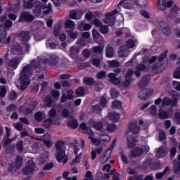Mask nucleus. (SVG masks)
Segmentation results:
<instances>
[{"label": "nucleus", "mask_w": 180, "mask_h": 180, "mask_svg": "<svg viewBox=\"0 0 180 180\" xmlns=\"http://www.w3.org/2000/svg\"><path fill=\"white\" fill-rule=\"evenodd\" d=\"M108 103V101H106V98L104 97L101 98L100 100V105L98 104L93 107L94 112H96V113H99L102 110L103 108H106V105Z\"/></svg>", "instance_id": "0eeeda50"}, {"label": "nucleus", "mask_w": 180, "mask_h": 180, "mask_svg": "<svg viewBox=\"0 0 180 180\" xmlns=\"http://www.w3.org/2000/svg\"><path fill=\"white\" fill-rule=\"evenodd\" d=\"M174 172L176 175H179L180 173V162L176 161V160H174Z\"/></svg>", "instance_id": "7c9ffc66"}, {"label": "nucleus", "mask_w": 180, "mask_h": 180, "mask_svg": "<svg viewBox=\"0 0 180 180\" xmlns=\"http://www.w3.org/2000/svg\"><path fill=\"white\" fill-rule=\"evenodd\" d=\"M29 49H30V45L27 44H26L23 48L20 45H15L13 49V53L15 51L18 54H23L25 51H29Z\"/></svg>", "instance_id": "9d476101"}, {"label": "nucleus", "mask_w": 180, "mask_h": 180, "mask_svg": "<svg viewBox=\"0 0 180 180\" xmlns=\"http://www.w3.org/2000/svg\"><path fill=\"white\" fill-rule=\"evenodd\" d=\"M108 64L112 67L113 68H117V67H120V63L116 60H108Z\"/></svg>", "instance_id": "e433bc0d"}, {"label": "nucleus", "mask_w": 180, "mask_h": 180, "mask_svg": "<svg viewBox=\"0 0 180 180\" xmlns=\"http://www.w3.org/2000/svg\"><path fill=\"white\" fill-rule=\"evenodd\" d=\"M178 104V101L176 99L171 100V98L168 97H164V98L162 100V106H169V105H172V107L174 108Z\"/></svg>", "instance_id": "6e6552de"}, {"label": "nucleus", "mask_w": 180, "mask_h": 180, "mask_svg": "<svg viewBox=\"0 0 180 180\" xmlns=\"http://www.w3.org/2000/svg\"><path fill=\"white\" fill-rule=\"evenodd\" d=\"M87 134H89V139L93 144H95V146H99V144H101V141L94 137V131H92L91 129H87Z\"/></svg>", "instance_id": "f3484780"}, {"label": "nucleus", "mask_w": 180, "mask_h": 180, "mask_svg": "<svg viewBox=\"0 0 180 180\" xmlns=\"http://www.w3.org/2000/svg\"><path fill=\"white\" fill-rule=\"evenodd\" d=\"M128 131H127V134H129L131 133L132 134H138L140 131V127L134 122L131 123L129 125Z\"/></svg>", "instance_id": "9b49d317"}, {"label": "nucleus", "mask_w": 180, "mask_h": 180, "mask_svg": "<svg viewBox=\"0 0 180 180\" xmlns=\"http://www.w3.org/2000/svg\"><path fill=\"white\" fill-rule=\"evenodd\" d=\"M77 15L78 12H77L75 10H72L70 12V18L73 20H79L81 18L78 17Z\"/></svg>", "instance_id": "72a5a7b5"}, {"label": "nucleus", "mask_w": 180, "mask_h": 180, "mask_svg": "<svg viewBox=\"0 0 180 180\" xmlns=\"http://www.w3.org/2000/svg\"><path fill=\"white\" fill-rule=\"evenodd\" d=\"M100 139L101 140V141H104V143H108L109 141H110V136L109 135H101L100 136Z\"/></svg>", "instance_id": "603ef678"}, {"label": "nucleus", "mask_w": 180, "mask_h": 180, "mask_svg": "<svg viewBox=\"0 0 180 180\" xmlns=\"http://www.w3.org/2000/svg\"><path fill=\"white\" fill-rule=\"evenodd\" d=\"M101 33H103V34H108L109 33V28L106 25H103L100 28Z\"/></svg>", "instance_id": "3c124183"}, {"label": "nucleus", "mask_w": 180, "mask_h": 180, "mask_svg": "<svg viewBox=\"0 0 180 180\" xmlns=\"http://www.w3.org/2000/svg\"><path fill=\"white\" fill-rule=\"evenodd\" d=\"M53 124H54V121L51 118H49L48 120H46L44 122V126L46 129H49V127H51V126H53Z\"/></svg>", "instance_id": "c9c22d12"}, {"label": "nucleus", "mask_w": 180, "mask_h": 180, "mask_svg": "<svg viewBox=\"0 0 180 180\" xmlns=\"http://www.w3.org/2000/svg\"><path fill=\"white\" fill-rule=\"evenodd\" d=\"M91 25L89 24H84V22H81L78 25L77 29L82 32V30H91Z\"/></svg>", "instance_id": "cd10ccee"}, {"label": "nucleus", "mask_w": 180, "mask_h": 180, "mask_svg": "<svg viewBox=\"0 0 180 180\" xmlns=\"http://www.w3.org/2000/svg\"><path fill=\"white\" fill-rule=\"evenodd\" d=\"M158 8L160 11H165L167 9V1L165 0H158Z\"/></svg>", "instance_id": "bb28decb"}, {"label": "nucleus", "mask_w": 180, "mask_h": 180, "mask_svg": "<svg viewBox=\"0 0 180 180\" xmlns=\"http://www.w3.org/2000/svg\"><path fill=\"white\" fill-rule=\"evenodd\" d=\"M112 109H120V108H122V103L118 101H115L112 103Z\"/></svg>", "instance_id": "37998d69"}, {"label": "nucleus", "mask_w": 180, "mask_h": 180, "mask_svg": "<svg viewBox=\"0 0 180 180\" xmlns=\"http://www.w3.org/2000/svg\"><path fill=\"white\" fill-rule=\"evenodd\" d=\"M65 27L66 29H70V30H74V29H75V23H74V21L69 20L66 21Z\"/></svg>", "instance_id": "2f4dec72"}, {"label": "nucleus", "mask_w": 180, "mask_h": 180, "mask_svg": "<svg viewBox=\"0 0 180 180\" xmlns=\"http://www.w3.org/2000/svg\"><path fill=\"white\" fill-rule=\"evenodd\" d=\"M68 126L72 127V129H77L78 127V121L75 120V118L70 117V120L68 122Z\"/></svg>", "instance_id": "a878e982"}, {"label": "nucleus", "mask_w": 180, "mask_h": 180, "mask_svg": "<svg viewBox=\"0 0 180 180\" xmlns=\"http://www.w3.org/2000/svg\"><path fill=\"white\" fill-rule=\"evenodd\" d=\"M34 117H35V120L37 122H41V119H43V117H44V113L40 112H37L35 114Z\"/></svg>", "instance_id": "79ce46f5"}, {"label": "nucleus", "mask_w": 180, "mask_h": 180, "mask_svg": "<svg viewBox=\"0 0 180 180\" xmlns=\"http://www.w3.org/2000/svg\"><path fill=\"white\" fill-rule=\"evenodd\" d=\"M79 52V51L78 50V48H77L75 46H72V48H70V49L69 51L70 56H75V55L78 54Z\"/></svg>", "instance_id": "a18cd8bd"}, {"label": "nucleus", "mask_w": 180, "mask_h": 180, "mask_svg": "<svg viewBox=\"0 0 180 180\" xmlns=\"http://www.w3.org/2000/svg\"><path fill=\"white\" fill-rule=\"evenodd\" d=\"M17 148L20 153H22L23 151V141H20L17 143Z\"/></svg>", "instance_id": "e2e57ef3"}, {"label": "nucleus", "mask_w": 180, "mask_h": 180, "mask_svg": "<svg viewBox=\"0 0 180 180\" xmlns=\"http://www.w3.org/2000/svg\"><path fill=\"white\" fill-rule=\"evenodd\" d=\"M46 47L48 49H51V50H54L56 47H57V45L54 42H51L50 40L47 41L46 42Z\"/></svg>", "instance_id": "ea45409f"}, {"label": "nucleus", "mask_w": 180, "mask_h": 180, "mask_svg": "<svg viewBox=\"0 0 180 180\" xmlns=\"http://www.w3.org/2000/svg\"><path fill=\"white\" fill-rule=\"evenodd\" d=\"M112 174H113V171H111L110 173L105 174V177H103V176H102L101 173H97L96 178L98 180H105V179H109V178H110V175H112Z\"/></svg>", "instance_id": "c756f323"}, {"label": "nucleus", "mask_w": 180, "mask_h": 180, "mask_svg": "<svg viewBox=\"0 0 180 180\" xmlns=\"http://www.w3.org/2000/svg\"><path fill=\"white\" fill-rule=\"evenodd\" d=\"M84 82H85L86 85H92L95 82V80L91 77H84Z\"/></svg>", "instance_id": "09e8293b"}, {"label": "nucleus", "mask_w": 180, "mask_h": 180, "mask_svg": "<svg viewBox=\"0 0 180 180\" xmlns=\"http://www.w3.org/2000/svg\"><path fill=\"white\" fill-rule=\"evenodd\" d=\"M143 148H135L131 153V155L132 157H140V155H141V154H143Z\"/></svg>", "instance_id": "b1692460"}, {"label": "nucleus", "mask_w": 180, "mask_h": 180, "mask_svg": "<svg viewBox=\"0 0 180 180\" xmlns=\"http://www.w3.org/2000/svg\"><path fill=\"white\" fill-rule=\"evenodd\" d=\"M148 84H150V77H148V76H145L139 82V88H146V86H147Z\"/></svg>", "instance_id": "aec40b11"}, {"label": "nucleus", "mask_w": 180, "mask_h": 180, "mask_svg": "<svg viewBox=\"0 0 180 180\" xmlns=\"http://www.w3.org/2000/svg\"><path fill=\"white\" fill-rule=\"evenodd\" d=\"M174 77L180 79V67H179L174 73Z\"/></svg>", "instance_id": "69168bd1"}, {"label": "nucleus", "mask_w": 180, "mask_h": 180, "mask_svg": "<svg viewBox=\"0 0 180 180\" xmlns=\"http://www.w3.org/2000/svg\"><path fill=\"white\" fill-rule=\"evenodd\" d=\"M53 167H54V163L53 162H49V163L46 164L44 166L43 169L44 171H50V169H53Z\"/></svg>", "instance_id": "de8ad7c7"}, {"label": "nucleus", "mask_w": 180, "mask_h": 180, "mask_svg": "<svg viewBox=\"0 0 180 180\" xmlns=\"http://www.w3.org/2000/svg\"><path fill=\"white\" fill-rule=\"evenodd\" d=\"M15 150V145H10L9 146L6 147V152L7 154H12Z\"/></svg>", "instance_id": "8fccbe9b"}, {"label": "nucleus", "mask_w": 180, "mask_h": 180, "mask_svg": "<svg viewBox=\"0 0 180 180\" xmlns=\"http://www.w3.org/2000/svg\"><path fill=\"white\" fill-rule=\"evenodd\" d=\"M58 63V56L54 54H49L46 56H39L37 59L31 60V65H27L23 67L21 72L20 83H17L16 86L20 91H25L30 84V75H32V67L39 68L41 64H49V65H57Z\"/></svg>", "instance_id": "f257e3e1"}, {"label": "nucleus", "mask_w": 180, "mask_h": 180, "mask_svg": "<svg viewBox=\"0 0 180 180\" xmlns=\"http://www.w3.org/2000/svg\"><path fill=\"white\" fill-rule=\"evenodd\" d=\"M167 54H168V50H165L160 56L158 57V61H164L167 58Z\"/></svg>", "instance_id": "49530a36"}, {"label": "nucleus", "mask_w": 180, "mask_h": 180, "mask_svg": "<svg viewBox=\"0 0 180 180\" xmlns=\"http://www.w3.org/2000/svg\"><path fill=\"white\" fill-rule=\"evenodd\" d=\"M20 63V60H19V58H15L11 59L8 62V65L11 68L16 69V68H18V65H19Z\"/></svg>", "instance_id": "412c9836"}, {"label": "nucleus", "mask_w": 180, "mask_h": 180, "mask_svg": "<svg viewBox=\"0 0 180 180\" xmlns=\"http://www.w3.org/2000/svg\"><path fill=\"white\" fill-rule=\"evenodd\" d=\"M33 171H34V162L29 161L27 165L22 169V172L26 175H29V174H32Z\"/></svg>", "instance_id": "ddd939ff"}, {"label": "nucleus", "mask_w": 180, "mask_h": 180, "mask_svg": "<svg viewBox=\"0 0 180 180\" xmlns=\"http://www.w3.org/2000/svg\"><path fill=\"white\" fill-rule=\"evenodd\" d=\"M168 150L165 147H160L158 150L156 152L157 158H164L167 155Z\"/></svg>", "instance_id": "a211bd4d"}, {"label": "nucleus", "mask_w": 180, "mask_h": 180, "mask_svg": "<svg viewBox=\"0 0 180 180\" xmlns=\"http://www.w3.org/2000/svg\"><path fill=\"white\" fill-rule=\"evenodd\" d=\"M172 84L174 86H175L176 91H179L180 92V82L176 81H173Z\"/></svg>", "instance_id": "338daca9"}, {"label": "nucleus", "mask_w": 180, "mask_h": 180, "mask_svg": "<svg viewBox=\"0 0 180 180\" xmlns=\"http://www.w3.org/2000/svg\"><path fill=\"white\" fill-rule=\"evenodd\" d=\"M127 140H128V147H129V148H133V147L136 146V143H137V140H136V139L131 136H129L127 137Z\"/></svg>", "instance_id": "393cba45"}, {"label": "nucleus", "mask_w": 180, "mask_h": 180, "mask_svg": "<svg viewBox=\"0 0 180 180\" xmlns=\"http://www.w3.org/2000/svg\"><path fill=\"white\" fill-rule=\"evenodd\" d=\"M109 117L113 122H117L120 117V115L117 112H111L109 114Z\"/></svg>", "instance_id": "f704fd0d"}, {"label": "nucleus", "mask_w": 180, "mask_h": 180, "mask_svg": "<svg viewBox=\"0 0 180 180\" xmlns=\"http://www.w3.org/2000/svg\"><path fill=\"white\" fill-rule=\"evenodd\" d=\"M56 148V158L58 162H61L65 157V142L63 141H58L55 144Z\"/></svg>", "instance_id": "7ed1b4c3"}, {"label": "nucleus", "mask_w": 180, "mask_h": 180, "mask_svg": "<svg viewBox=\"0 0 180 180\" xmlns=\"http://www.w3.org/2000/svg\"><path fill=\"white\" fill-rule=\"evenodd\" d=\"M120 69H116L115 70V73H110L108 74V78H110V82L112 84H114V85H119L120 84V78L117 77V74L121 72Z\"/></svg>", "instance_id": "423d86ee"}, {"label": "nucleus", "mask_w": 180, "mask_h": 180, "mask_svg": "<svg viewBox=\"0 0 180 180\" xmlns=\"http://www.w3.org/2000/svg\"><path fill=\"white\" fill-rule=\"evenodd\" d=\"M76 94L78 96H84V94H85V92L84 91L83 88L79 87L76 90Z\"/></svg>", "instance_id": "0e129e2a"}, {"label": "nucleus", "mask_w": 180, "mask_h": 180, "mask_svg": "<svg viewBox=\"0 0 180 180\" xmlns=\"http://www.w3.org/2000/svg\"><path fill=\"white\" fill-rule=\"evenodd\" d=\"M103 151V148L102 147L98 148L97 149L92 150L91 153V160L93 161L95 160V159L96 158V154H102Z\"/></svg>", "instance_id": "5701e85b"}, {"label": "nucleus", "mask_w": 180, "mask_h": 180, "mask_svg": "<svg viewBox=\"0 0 180 180\" xmlns=\"http://www.w3.org/2000/svg\"><path fill=\"white\" fill-rule=\"evenodd\" d=\"M81 158H82V153L76 155L75 159L72 162V165H77V164H79L81 162Z\"/></svg>", "instance_id": "a19ab883"}, {"label": "nucleus", "mask_w": 180, "mask_h": 180, "mask_svg": "<svg viewBox=\"0 0 180 180\" xmlns=\"http://www.w3.org/2000/svg\"><path fill=\"white\" fill-rule=\"evenodd\" d=\"M71 101V99H74V91L72 90H69L66 94H63L60 98L61 103H65L67 101Z\"/></svg>", "instance_id": "f8f14e48"}, {"label": "nucleus", "mask_w": 180, "mask_h": 180, "mask_svg": "<svg viewBox=\"0 0 180 180\" xmlns=\"http://www.w3.org/2000/svg\"><path fill=\"white\" fill-rule=\"evenodd\" d=\"M110 95L113 99H115V98L119 96V91L115 89H112L110 91Z\"/></svg>", "instance_id": "864d4df0"}, {"label": "nucleus", "mask_w": 180, "mask_h": 180, "mask_svg": "<svg viewBox=\"0 0 180 180\" xmlns=\"http://www.w3.org/2000/svg\"><path fill=\"white\" fill-rule=\"evenodd\" d=\"M89 124L91 127L96 129V130H102V129H103V122H102V121H94L91 120L89 122Z\"/></svg>", "instance_id": "4468645a"}, {"label": "nucleus", "mask_w": 180, "mask_h": 180, "mask_svg": "<svg viewBox=\"0 0 180 180\" xmlns=\"http://www.w3.org/2000/svg\"><path fill=\"white\" fill-rule=\"evenodd\" d=\"M174 118L177 124H180V113L179 112H176L174 114Z\"/></svg>", "instance_id": "774afa93"}, {"label": "nucleus", "mask_w": 180, "mask_h": 180, "mask_svg": "<svg viewBox=\"0 0 180 180\" xmlns=\"http://www.w3.org/2000/svg\"><path fill=\"white\" fill-rule=\"evenodd\" d=\"M126 45L128 49H134L137 46V41L129 39L127 41Z\"/></svg>", "instance_id": "473e14b6"}, {"label": "nucleus", "mask_w": 180, "mask_h": 180, "mask_svg": "<svg viewBox=\"0 0 180 180\" xmlns=\"http://www.w3.org/2000/svg\"><path fill=\"white\" fill-rule=\"evenodd\" d=\"M68 33H69V36L70 37H71V39H77V37H78V32H74V31H67Z\"/></svg>", "instance_id": "4d7b16f0"}, {"label": "nucleus", "mask_w": 180, "mask_h": 180, "mask_svg": "<svg viewBox=\"0 0 180 180\" xmlns=\"http://www.w3.org/2000/svg\"><path fill=\"white\" fill-rule=\"evenodd\" d=\"M129 49L126 48V46H121L118 51V57L123 58V57H129Z\"/></svg>", "instance_id": "6ab92c4d"}, {"label": "nucleus", "mask_w": 180, "mask_h": 180, "mask_svg": "<svg viewBox=\"0 0 180 180\" xmlns=\"http://www.w3.org/2000/svg\"><path fill=\"white\" fill-rule=\"evenodd\" d=\"M51 103H53V100H51V96H47L45 98L44 105L46 106H51Z\"/></svg>", "instance_id": "c03bdc74"}, {"label": "nucleus", "mask_w": 180, "mask_h": 180, "mask_svg": "<svg viewBox=\"0 0 180 180\" xmlns=\"http://www.w3.org/2000/svg\"><path fill=\"white\" fill-rule=\"evenodd\" d=\"M34 19V17L30 14L29 12H23L20 15V22H22V20H27V22H32Z\"/></svg>", "instance_id": "dca6fc26"}, {"label": "nucleus", "mask_w": 180, "mask_h": 180, "mask_svg": "<svg viewBox=\"0 0 180 180\" xmlns=\"http://www.w3.org/2000/svg\"><path fill=\"white\" fill-rule=\"evenodd\" d=\"M105 54L106 57H108V58H112V57H113L115 54V51L113 50V48L108 47L106 50Z\"/></svg>", "instance_id": "4c0bfd02"}, {"label": "nucleus", "mask_w": 180, "mask_h": 180, "mask_svg": "<svg viewBox=\"0 0 180 180\" xmlns=\"http://www.w3.org/2000/svg\"><path fill=\"white\" fill-rule=\"evenodd\" d=\"M22 165H23V158L20 156H17L15 163L10 165L8 171H10V172L12 171H16V169H20Z\"/></svg>", "instance_id": "39448f33"}, {"label": "nucleus", "mask_w": 180, "mask_h": 180, "mask_svg": "<svg viewBox=\"0 0 180 180\" xmlns=\"http://www.w3.org/2000/svg\"><path fill=\"white\" fill-rule=\"evenodd\" d=\"M116 34L117 36H122V34H126V36H129V34H130V30L128 28L117 30L116 32Z\"/></svg>", "instance_id": "c85d7f7f"}, {"label": "nucleus", "mask_w": 180, "mask_h": 180, "mask_svg": "<svg viewBox=\"0 0 180 180\" xmlns=\"http://www.w3.org/2000/svg\"><path fill=\"white\" fill-rule=\"evenodd\" d=\"M19 37L22 41H29V39H30V34L29 32L22 31L19 34Z\"/></svg>", "instance_id": "4be33fe9"}, {"label": "nucleus", "mask_w": 180, "mask_h": 180, "mask_svg": "<svg viewBox=\"0 0 180 180\" xmlns=\"http://www.w3.org/2000/svg\"><path fill=\"white\" fill-rule=\"evenodd\" d=\"M93 51L97 54H99L103 51V48L102 46H94Z\"/></svg>", "instance_id": "6e6d98bb"}, {"label": "nucleus", "mask_w": 180, "mask_h": 180, "mask_svg": "<svg viewBox=\"0 0 180 180\" xmlns=\"http://www.w3.org/2000/svg\"><path fill=\"white\" fill-rule=\"evenodd\" d=\"M77 44L79 46V47H84V46H86V41L84 39H80L77 40Z\"/></svg>", "instance_id": "5fc2aeb1"}, {"label": "nucleus", "mask_w": 180, "mask_h": 180, "mask_svg": "<svg viewBox=\"0 0 180 180\" xmlns=\"http://www.w3.org/2000/svg\"><path fill=\"white\" fill-rule=\"evenodd\" d=\"M51 96L55 99H58V98H60V92L57 90H52Z\"/></svg>", "instance_id": "bf43d9fd"}, {"label": "nucleus", "mask_w": 180, "mask_h": 180, "mask_svg": "<svg viewBox=\"0 0 180 180\" xmlns=\"http://www.w3.org/2000/svg\"><path fill=\"white\" fill-rule=\"evenodd\" d=\"M6 139L4 141V147L6 148L8 147V146H9V144H11L12 143V141H13V140H15L16 139L14 138V139H8V138H6Z\"/></svg>", "instance_id": "13d9d810"}, {"label": "nucleus", "mask_w": 180, "mask_h": 180, "mask_svg": "<svg viewBox=\"0 0 180 180\" xmlns=\"http://www.w3.org/2000/svg\"><path fill=\"white\" fill-rule=\"evenodd\" d=\"M162 32L163 34H165V36H170L171 33H172L171 28H169V27L168 26L164 27L162 29Z\"/></svg>", "instance_id": "58836bf2"}, {"label": "nucleus", "mask_w": 180, "mask_h": 180, "mask_svg": "<svg viewBox=\"0 0 180 180\" xmlns=\"http://www.w3.org/2000/svg\"><path fill=\"white\" fill-rule=\"evenodd\" d=\"M115 146L116 139H114L111 146L105 151L103 155L101 156L99 160L101 164H105V162H108V161H109V160L110 159V155L112 154V150H113V148H115Z\"/></svg>", "instance_id": "20e7f679"}, {"label": "nucleus", "mask_w": 180, "mask_h": 180, "mask_svg": "<svg viewBox=\"0 0 180 180\" xmlns=\"http://www.w3.org/2000/svg\"><path fill=\"white\" fill-rule=\"evenodd\" d=\"M116 20V17L112 14H106L103 22L105 23V25H109L110 26H113L115 25V22Z\"/></svg>", "instance_id": "2eb2a0df"}, {"label": "nucleus", "mask_w": 180, "mask_h": 180, "mask_svg": "<svg viewBox=\"0 0 180 180\" xmlns=\"http://www.w3.org/2000/svg\"><path fill=\"white\" fill-rule=\"evenodd\" d=\"M150 95H153V92H151V91H150V89H145L141 90L139 93L138 96L139 99H141L142 101H146V99H148Z\"/></svg>", "instance_id": "1a4fd4ad"}, {"label": "nucleus", "mask_w": 180, "mask_h": 180, "mask_svg": "<svg viewBox=\"0 0 180 180\" xmlns=\"http://www.w3.org/2000/svg\"><path fill=\"white\" fill-rule=\"evenodd\" d=\"M166 136H165V132L162 130H160L159 131V140L160 141H162L165 140Z\"/></svg>", "instance_id": "052dcab7"}, {"label": "nucleus", "mask_w": 180, "mask_h": 180, "mask_svg": "<svg viewBox=\"0 0 180 180\" xmlns=\"http://www.w3.org/2000/svg\"><path fill=\"white\" fill-rule=\"evenodd\" d=\"M6 37V31H5L4 28H2V30L0 31V43Z\"/></svg>", "instance_id": "680f3d73"}, {"label": "nucleus", "mask_w": 180, "mask_h": 180, "mask_svg": "<svg viewBox=\"0 0 180 180\" xmlns=\"http://www.w3.org/2000/svg\"><path fill=\"white\" fill-rule=\"evenodd\" d=\"M155 60H157L156 56H153L150 59L145 57L142 63H140L136 66L135 71L131 69H129L125 75V80L123 82L124 86H125V88H129V86H130L131 84V78L133 77V75L135 74L136 77H140L141 75V71H147L148 70L147 65H146V64H147V63L153 64V63H154Z\"/></svg>", "instance_id": "f03ea898"}]
</instances>
